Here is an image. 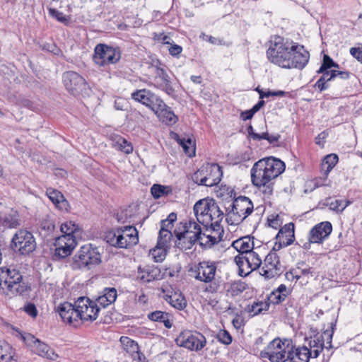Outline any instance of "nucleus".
I'll return each instance as SVG.
<instances>
[{
  "mask_svg": "<svg viewBox=\"0 0 362 362\" xmlns=\"http://www.w3.org/2000/svg\"><path fill=\"white\" fill-rule=\"evenodd\" d=\"M156 95L146 88L136 90L131 94V97L136 102L149 107Z\"/></svg>",
  "mask_w": 362,
  "mask_h": 362,
  "instance_id": "c85d7f7f",
  "label": "nucleus"
},
{
  "mask_svg": "<svg viewBox=\"0 0 362 362\" xmlns=\"http://www.w3.org/2000/svg\"><path fill=\"white\" fill-rule=\"evenodd\" d=\"M322 74V76L320 78H324L325 82L329 83L332 80L335 79V70H326L323 72H320Z\"/></svg>",
  "mask_w": 362,
  "mask_h": 362,
  "instance_id": "338daca9",
  "label": "nucleus"
},
{
  "mask_svg": "<svg viewBox=\"0 0 362 362\" xmlns=\"http://www.w3.org/2000/svg\"><path fill=\"white\" fill-rule=\"evenodd\" d=\"M23 310L32 317H35L37 315L38 313L36 306L31 303L26 304L23 307Z\"/></svg>",
  "mask_w": 362,
  "mask_h": 362,
  "instance_id": "680f3d73",
  "label": "nucleus"
},
{
  "mask_svg": "<svg viewBox=\"0 0 362 362\" xmlns=\"http://www.w3.org/2000/svg\"><path fill=\"white\" fill-rule=\"evenodd\" d=\"M329 134L327 131H323L317 135L315 138V143L318 146L323 147L325 143V140L328 136Z\"/></svg>",
  "mask_w": 362,
  "mask_h": 362,
  "instance_id": "0e129e2a",
  "label": "nucleus"
},
{
  "mask_svg": "<svg viewBox=\"0 0 362 362\" xmlns=\"http://www.w3.org/2000/svg\"><path fill=\"white\" fill-rule=\"evenodd\" d=\"M29 288L18 270L12 267L0 268V293L7 296H21Z\"/></svg>",
  "mask_w": 362,
  "mask_h": 362,
  "instance_id": "7ed1b4c3",
  "label": "nucleus"
},
{
  "mask_svg": "<svg viewBox=\"0 0 362 362\" xmlns=\"http://www.w3.org/2000/svg\"><path fill=\"white\" fill-rule=\"evenodd\" d=\"M176 344L190 351L202 350L206 344L205 337L199 332H182L175 339Z\"/></svg>",
  "mask_w": 362,
  "mask_h": 362,
  "instance_id": "4468645a",
  "label": "nucleus"
},
{
  "mask_svg": "<svg viewBox=\"0 0 362 362\" xmlns=\"http://www.w3.org/2000/svg\"><path fill=\"white\" fill-rule=\"evenodd\" d=\"M207 164L203 165L197 171H196L192 175V179L194 182L199 185L206 186V175H207Z\"/></svg>",
  "mask_w": 362,
  "mask_h": 362,
  "instance_id": "09e8293b",
  "label": "nucleus"
},
{
  "mask_svg": "<svg viewBox=\"0 0 362 362\" xmlns=\"http://www.w3.org/2000/svg\"><path fill=\"white\" fill-rule=\"evenodd\" d=\"M177 142L182 147L185 153L189 157H193L195 156V151H196L195 143L194 141H192V139H190V138L178 139Z\"/></svg>",
  "mask_w": 362,
  "mask_h": 362,
  "instance_id": "37998d69",
  "label": "nucleus"
},
{
  "mask_svg": "<svg viewBox=\"0 0 362 362\" xmlns=\"http://www.w3.org/2000/svg\"><path fill=\"white\" fill-rule=\"evenodd\" d=\"M77 245L75 238L69 235H61L55 240L54 256L65 258L69 256Z\"/></svg>",
  "mask_w": 362,
  "mask_h": 362,
  "instance_id": "aec40b11",
  "label": "nucleus"
},
{
  "mask_svg": "<svg viewBox=\"0 0 362 362\" xmlns=\"http://www.w3.org/2000/svg\"><path fill=\"white\" fill-rule=\"evenodd\" d=\"M293 346L287 340L279 338L272 340L267 348L260 352L262 358H268L271 362H286L289 357V352Z\"/></svg>",
  "mask_w": 362,
  "mask_h": 362,
  "instance_id": "6e6552de",
  "label": "nucleus"
},
{
  "mask_svg": "<svg viewBox=\"0 0 362 362\" xmlns=\"http://www.w3.org/2000/svg\"><path fill=\"white\" fill-rule=\"evenodd\" d=\"M206 173V187H213L220 182L222 177V171L218 165L207 163Z\"/></svg>",
  "mask_w": 362,
  "mask_h": 362,
  "instance_id": "b1692460",
  "label": "nucleus"
},
{
  "mask_svg": "<svg viewBox=\"0 0 362 362\" xmlns=\"http://www.w3.org/2000/svg\"><path fill=\"white\" fill-rule=\"evenodd\" d=\"M267 57L271 63L281 68L303 69L308 63L310 53L289 38L274 35L269 42Z\"/></svg>",
  "mask_w": 362,
  "mask_h": 362,
  "instance_id": "f257e3e1",
  "label": "nucleus"
},
{
  "mask_svg": "<svg viewBox=\"0 0 362 362\" xmlns=\"http://www.w3.org/2000/svg\"><path fill=\"white\" fill-rule=\"evenodd\" d=\"M167 249L168 247L158 245L157 244L153 249L150 250V254L152 255L155 262H160L165 259Z\"/></svg>",
  "mask_w": 362,
  "mask_h": 362,
  "instance_id": "603ef678",
  "label": "nucleus"
},
{
  "mask_svg": "<svg viewBox=\"0 0 362 362\" xmlns=\"http://www.w3.org/2000/svg\"><path fill=\"white\" fill-rule=\"evenodd\" d=\"M148 318L154 322H163L166 328L172 327V322L168 319V313L156 310L148 314Z\"/></svg>",
  "mask_w": 362,
  "mask_h": 362,
  "instance_id": "58836bf2",
  "label": "nucleus"
},
{
  "mask_svg": "<svg viewBox=\"0 0 362 362\" xmlns=\"http://www.w3.org/2000/svg\"><path fill=\"white\" fill-rule=\"evenodd\" d=\"M217 339L221 343L229 345L232 342V337L226 330H221L217 334Z\"/></svg>",
  "mask_w": 362,
  "mask_h": 362,
  "instance_id": "bf43d9fd",
  "label": "nucleus"
},
{
  "mask_svg": "<svg viewBox=\"0 0 362 362\" xmlns=\"http://www.w3.org/2000/svg\"><path fill=\"white\" fill-rule=\"evenodd\" d=\"M201 227L194 220H186L180 223L174 230L177 238L175 245L181 250H189L198 241L201 235Z\"/></svg>",
  "mask_w": 362,
  "mask_h": 362,
  "instance_id": "20e7f679",
  "label": "nucleus"
},
{
  "mask_svg": "<svg viewBox=\"0 0 362 362\" xmlns=\"http://www.w3.org/2000/svg\"><path fill=\"white\" fill-rule=\"evenodd\" d=\"M152 67L155 74L153 83V86L156 88L165 92L167 95L173 96L175 95V90L170 77L165 69V66L158 60L153 64Z\"/></svg>",
  "mask_w": 362,
  "mask_h": 362,
  "instance_id": "f8f14e48",
  "label": "nucleus"
},
{
  "mask_svg": "<svg viewBox=\"0 0 362 362\" xmlns=\"http://www.w3.org/2000/svg\"><path fill=\"white\" fill-rule=\"evenodd\" d=\"M308 345L310 349H323L325 346V339L323 335H315L311 337Z\"/></svg>",
  "mask_w": 362,
  "mask_h": 362,
  "instance_id": "6e6d98bb",
  "label": "nucleus"
},
{
  "mask_svg": "<svg viewBox=\"0 0 362 362\" xmlns=\"http://www.w3.org/2000/svg\"><path fill=\"white\" fill-rule=\"evenodd\" d=\"M285 163L273 156L262 158L255 163L250 170L251 181L254 186L264 194L271 195L274 181L285 170Z\"/></svg>",
  "mask_w": 362,
  "mask_h": 362,
  "instance_id": "f03ea898",
  "label": "nucleus"
},
{
  "mask_svg": "<svg viewBox=\"0 0 362 362\" xmlns=\"http://www.w3.org/2000/svg\"><path fill=\"white\" fill-rule=\"evenodd\" d=\"M151 192L155 199H159L163 196L171 194L172 188L170 186L154 184L151 188Z\"/></svg>",
  "mask_w": 362,
  "mask_h": 362,
  "instance_id": "a18cd8bd",
  "label": "nucleus"
},
{
  "mask_svg": "<svg viewBox=\"0 0 362 362\" xmlns=\"http://www.w3.org/2000/svg\"><path fill=\"white\" fill-rule=\"evenodd\" d=\"M350 54L362 64V46L358 47H351Z\"/></svg>",
  "mask_w": 362,
  "mask_h": 362,
  "instance_id": "e2e57ef3",
  "label": "nucleus"
},
{
  "mask_svg": "<svg viewBox=\"0 0 362 362\" xmlns=\"http://www.w3.org/2000/svg\"><path fill=\"white\" fill-rule=\"evenodd\" d=\"M100 261V254L98 248L92 244H87L81 247L74 256L71 267L73 269H82L98 264Z\"/></svg>",
  "mask_w": 362,
  "mask_h": 362,
  "instance_id": "1a4fd4ad",
  "label": "nucleus"
},
{
  "mask_svg": "<svg viewBox=\"0 0 362 362\" xmlns=\"http://www.w3.org/2000/svg\"><path fill=\"white\" fill-rule=\"evenodd\" d=\"M172 237L173 233H171V230L169 229L160 228L158 237V245L168 247Z\"/></svg>",
  "mask_w": 362,
  "mask_h": 362,
  "instance_id": "3c124183",
  "label": "nucleus"
},
{
  "mask_svg": "<svg viewBox=\"0 0 362 362\" xmlns=\"http://www.w3.org/2000/svg\"><path fill=\"white\" fill-rule=\"evenodd\" d=\"M11 247L21 255H28L35 250V240L30 232L20 230L15 233L12 238Z\"/></svg>",
  "mask_w": 362,
  "mask_h": 362,
  "instance_id": "ddd939ff",
  "label": "nucleus"
},
{
  "mask_svg": "<svg viewBox=\"0 0 362 362\" xmlns=\"http://www.w3.org/2000/svg\"><path fill=\"white\" fill-rule=\"evenodd\" d=\"M49 199L52 203L59 209L60 210H67L69 207V203L65 199L64 195L58 190L49 188L46 192Z\"/></svg>",
  "mask_w": 362,
  "mask_h": 362,
  "instance_id": "cd10ccee",
  "label": "nucleus"
},
{
  "mask_svg": "<svg viewBox=\"0 0 362 362\" xmlns=\"http://www.w3.org/2000/svg\"><path fill=\"white\" fill-rule=\"evenodd\" d=\"M276 242L273 250L279 251L283 247L291 245L295 240V226L291 222L281 228L276 235Z\"/></svg>",
  "mask_w": 362,
  "mask_h": 362,
  "instance_id": "a211bd4d",
  "label": "nucleus"
},
{
  "mask_svg": "<svg viewBox=\"0 0 362 362\" xmlns=\"http://www.w3.org/2000/svg\"><path fill=\"white\" fill-rule=\"evenodd\" d=\"M63 82L66 90L74 95L79 94L86 88L85 79L75 71H66L63 74Z\"/></svg>",
  "mask_w": 362,
  "mask_h": 362,
  "instance_id": "6ab92c4d",
  "label": "nucleus"
},
{
  "mask_svg": "<svg viewBox=\"0 0 362 362\" xmlns=\"http://www.w3.org/2000/svg\"><path fill=\"white\" fill-rule=\"evenodd\" d=\"M121 57L118 48L108 46L105 44H98L94 49L93 62L99 66H105L115 64Z\"/></svg>",
  "mask_w": 362,
  "mask_h": 362,
  "instance_id": "9d476101",
  "label": "nucleus"
},
{
  "mask_svg": "<svg viewBox=\"0 0 362 362\" xmlns=\"http://www.w3.org/2000/svg\"><path fill=\"white\" fill-rule=\"evenodd\" d=\"M198 241L200 245L205 248H209L219 242V238L201 231L200 238Z\"/></svg>",
  "mask_w": 362,
  "mask_h": 362,
  "instance_id": "de8ad7c7",
  "label": "nucleus"
},
{
  "mask_svg": "<svg viewBox=\"0 0 362 362\" xmlns=\"http://www.w3.org/2000/svg\"><path fill=\"white\" fill-rule=\"evenodd\" d=\"M14 356L11 346L4 341H0V362H10Z\"/></svg>",
  "mask_w": 362,
  "mask_h": 362,
  "instance_id": "e433bc0d",
  "label": "nucleus"
},
{
  "mask_svg": "<svg viewBox=\"0 0 362 362\" xmlns=\"http://www.w3.org/2000/svg\"><path fill=\"white\" fill-rule=\"evenodd\" d=\"M194 212L197 221L206 228V231H209L210 211L208 199H201L196 202L194 206Z\"/></svg>",
  "mask_w": 362,
  "mask_h": 362,
  "instance_id": "4be33fe9",
  "label": "nucleus"
},
{
  "mask_svg": "<svg viewBox=\"0 0 362 362\" xmlns=\"http://www.w3.org/2000/svg\"><path fill=\"white\" fill-rule=\"evenodd\" d=\"M165 299L171 306L180 310H183L187 305L186 300L181 293L174 292L167 295Z\"/></svg>",
  "mask_w": 362,
  "mask_h": 362,
  "instance_id": "2f4dec72",
  "label": "nucleus"
},
{
  "mask_svg": "<svg viewBox=\"0 0 362 362\" xmlns=\"http://www.w3.org/2000/svg\"><path fill=\"white\" fill-rule=\"evenodd\" d=\"M40 227L42 230L45 231V235H49L54 230V222L51 220H43L40 222Z\"/></svg>",
  "mask_w": 362,
  "mask_h": 362,
  "instance_id": "13d9d810",
  "label": "nucleus"
},
{
  "mask_svg": "<svg viewBox=\"0 0 362 362\" xmlns=\"http://www.w3.org/2000/svg\"><path fill=\"white\" fill-rule=\"evenodd\" d=\"M298 271H296L294 273L293 272L286 273V276L287 279H289L290 276L292 278H296V280L299 279L302 276H305L309 277L313 276V270L311 267H307L304 269L298 268Z\"/></svg>",
  "mask_w": 362,
  "mask_h": 362,
  "instance_id": "864d4df0",
  "label": "nucleus"
},
{
  "mask_svg": "<svg viewBox=\"0 0 362 362\" xmlns=\"http://www.w3.org/2000/svg\"><path fill=\"white\" fill-rule=\"evenodd\" d=\"M269 308V303L267 301H257L254 302L252 305H249L246 310L252 315L255 316L262 311L268 310Z\"/></svg>",
  "mask_w": 362,
  "mask_h": 362,
  "instance_id": "79ce46f5",
  "label": "nucleus"
},
{
  "mask_svg": "<svg viewBox=\"0 0 362 362\" xmlns=\"http://www.w3.org/2000/svg\"><path fill=\"white\" fill-rule=\"evenodd\" d=\"M160 275V270L157 267L147 266L144 268L139 267L137 278L144 282H151L157 279Z\"/></svg>",
  "mask_w": 362,
  "mask_h": 362,
  "instance_id": "c756f323",
  "label": "nucleus"
},
{
  "mask_svg": "<svg viewBox=\"0 0 362 362\" xmlns=\"http://www.w3.org/2000/svg\"><path fill=\"white\" fill-rule=\"evenodd\" d=\"M32 350L37 355L47 359L55 361L58 358V355L47 344L40 340Z\"/></svg>",
  "mask_w": 362,
  "mask_h": 362,
  "instance_id": "7c9ffc66",
  "label": "nucleus"
},
{
  "mask_svg": "<svg viewBox=\"0 0 362 362\" xmlns=\"http://www.w3.org/2000/svg\"><path fill=\"white\" fill-rule=\"evenodd\" d=\"M169 107L164 103V101L159 97L155 96L149 108L158 116L163 111L167 110Z\"/></svg>",
  "mask_w": 362,
  "mask_h": 362,
  "instance_id": "8fccbe9b",
  "label": "nucleus"
},
{
  "mask_svg": "<svg viewBox=\"0 0 362 362\" xmlns=\"http://www.w3.org/2000/svg\"><path fill=\"white\" fill-rule=\"evenodd\" d=\"M77 300L74 304L64 302L55 307L54 310L59 313L62 321L66 324L77 327L80 324V311L77 306Z\"/></svg>",
  "mask_w": 362,
  "mask_h": 362,
  "instance_id": "2eb2a0df",
  "label": "nucleus"
},
{
  "mask_svg": "<svg viewBox=\"0 0 362 362\" xmlns=\"http://www.w3.org/2000/svg\"><path fill=\"white\" fill-rule=\"evenodd\" d=\"M0 223L6 228H17L20 225L18 214L17 211H12L11 214H6L3 217H0Z\"/></svg>",
  "mask_w": 362,
  "mask_h": 362,
  "instance_id": "c9c22d12",
  "label": "nucleus"
},
{
  "mask_svg": "<svg viewBox=\"0 0 362 362\" xmlns=\"http://www.w3.org/2000/svg\"><path fill=\"white\" fill-rule=\"evenodd\" d=\"M217 270V262L210 260H204L195 264L189 270L192 276L196 280L206 284H209L205 288V291L210 293L218 292L220 284L215 280Z\"/></svg>",
  "mask_w": 362,
  "mask_h": 362,
  "instance_id": "39448f33",
  "label": "nucleus"
},
{
  "mask_svg": "<svg viewBox=\"0 0 362 362\" xmlns=\"http://www.w3.org/2000/svg\"><path fill=\"white\" fill-rule=\"evenodd\" d=\"M112 146L117 150L121 151L127 154L133 151V146L131 143L121 136H116L112 141Z\"/></svg>",
  "mask_w": 362,
  "mask_h": 362,
  "instance_id": "4c0bfd02",
  "label": "nucleus"
},
{
  "mask_svg": "<svg viewBox=\"0 0 362 362\" xmlns=\"http://www.w3.org/2000/svg\"><path fill=\"white\" fill-rule=\"evenodd\" d=\"M332 67L337 68L339 67V65L335 63L329 56L325 54L323 57L322 64L317 72H323Z\"/></svg>",
  "mask_w": 362,
  "mask_h": 362,
  "instance_id": "4d7b16f0",
  "label": "nucleus"
},
{
  "mask_svg": "<svg viewBox=\"0 0 362 362\" xmlns=\"http://www.w3.org/2000/svg\"><path fill=\"white\" fill-rule=\"evenodd\" d=\"M232 246L240 252L239 255H245L255 249L253 238L250 236H245L233 241Z\"/></svg>",
  "mask_w": 362,
  "mask_h": 362,
  "instance_id": "bb28decb",
  "label": "nucleus"
},
{
  "mask_svg": "<svg viewBox=\"0 0 362 362\" xmlns=\"http://www.w3.org/2000/svg\"><path fill=\"white\" fill-rule=\"evenodd\" d=\"M254 211L251 199L245 196L236 197L232 204L231 211L226 214L228 224L238 225L245 220Z\"/></svg>",
  "mask_w": 362,
  "mask_h": 362,
  "instance_id": "0eeeda50",
  "label": "nucleus"
},
{
  "mask_svg": "<svg viewBox=\"0 0 362 362\" xmlns=\"http://www.w3.org/2000/svg\"><path fill=\"white\" fill-rule=\"evenodd\" d=\"M208 202L210 211L209 228L214 231L217 230L216 227H219L224 214L214 200L208 199Z\"/></svg>",
  "mask_w": 362,
  "mask_h": 362,
  "instance_id": "5701e85b",
  "label": "nucleus"
},
{
  "mask_svg": "<svg viewBox=\"0 0 362 362\" xmlns=\"http://www.w3.org/2000/svg\"><path fill=\"white\" fill-rule=\"evenodd\" d=\"M22 338L25 343L30 346L32 349L34 348V346L36 345L37 342L39 341V339L35 338L33 335L30 334H26L23 336H22Z\"/></svg>",
  "mask_w": 362,
  "mask_h": 362,
  "instance_id": "052dcab7",
  "label": "nucleus"
},
{
  "mask_svg": "<svg viewBox=\"0 0 362 362\" xmlns=\"http://www.w3.org/2000/svg\"><path fill=\"white\" fill-rule=\"evenodd\" d=\"M288 295L287 287L284 284H281L279 287L273 291L269 296L268 297V300L269 303L273 304H279L283 302Z\"/></svg>",
  "mask_w": 362,
  "mask_h": 362,
  "instance_id": "473e14b6",
  "label": "nucleus"
},
{
  "mask_svg": "<svg viewBox=\"0 0 362 362\" xmlns=\"http://www.w3.org/2000/svg\"><path fill=\"white\" fill-rule=\"evenodd\" d=\"M117 297V292L115 288H105L102 294L95 300V302L101 308H106L115 303Z\"/></svg>",
  "mask_w": 362,
  "mask_h": 362,
  "instance_id": "393cba45",
  "label": "nucleus"
},
{
  "mask_svg": "<svg viewBox=\"0 0 362 362\" xmlns=\"http://www.w3.org/2000/svg\"><path fill=\"white\" fill-rule=\"evenodd\" d=\"M311 357L310 350L306 347L294 348L289 352L288 361L289 362H309Z\"/></svg>",
  "mask_w": 362,
  "mask_h": 362,
  "instance_id": "a878e982",
  "label": "nucleus"
},
{
  "mask_svg": "<svg viewBox=\"0 0 362 362\" xmlns=\"http://www.w3.org/2000/svg\"><path fill=\"white\" fill-rule=\"evenodd\" d=\"M351 204V202L349 200L332 199L331 198L327 200V205L329 209L337 213L342 212Z\"/></svg>",
  "mask_w": 362,
  "mask_h": 362,
  "instance_id": "ea45409f",
  "label": "nucleus"
},
{
  "mask_svg": "<svg viewBox=\"0 0 362 362\" xmlns=\"http://www.w3.org/2000/svg\"><path fill=\"white\" fill-rule=\"evenodd\" d=\"M60 230L63 233L62 235H69L76 238V234L78 233V226L72 221H66L60 226Z\"/></svg>",
  "mask_w": 362,
  "mask_h": 362,
  "instance_id": "49530a36",
  "label": "nucleus"
},
{
  "mask_svg": "<svg viewBox=\"0 0 362 362\" xmlns=\"http://www.w3.org/2000/svg\"><path fill=\"white\" fill-rule=\"evenodd\" d=\"M247 288V284L241 281H238L231 283L227 288L226 292L228 296L235 297L240 296Z\"/></svg>",
  "mask_w": 362,
  "mask_h": 362,
  "instance_id": "a19ab883",
  "label": "nucleus"
},
{
  "mask_svg": "<svg viewBox=\"0 0 362 362\" xmlns=\"http://www.w3.org/2000/svg\"><path fill=\"white\" fill-rule=\"evenodd\" d=\"M332 231V226L331 223L323 221L316 224L311 228L308 233V238L310 240V242L320 244L329 236Z\"/></svg>",
  "mask_w": 362,
  "mask_h": 362,
  "instance_id": "412c9836",
  "label": "nucleus"
},
{
  "mask_svg": "<svg viewBox=\"0 0 362 362\" xmlns=\"http://www.w3.org/2000/svg\"><path fill=\"white\" fill-rule=\"evenodd\" d=\"M255 250L245 255H238L235 257V262L239 267L240 276H247L252 271L259 269L262 264L259 253Z\"/></svg>",
  "mask_w": 362,
  "mask_h": 362,
  "instance_id": "9b49d317",
  "label": "nucleus"
},
{
  "mask_svg": "<svg viewBox=\"0 0 362 362\" xmlns=\"http://www.w3.org/2000/svg\"><path fill=\"white\" fill-rule=\"evenodd\" d=\"M47 9L49 11V15L57 19L59 22L64 23V25H68L70 22V18L69 16H66L64 15L62 12L57 11V9L52 8L47 6Z\"/></svg>",
  "mask_w": 362,
  "mask_h": 362,
  "instance_id": "5fc2aeb1",
  "label": "nucleus"
},
{
  "mask_svg": "<svg viewBox=\"0 0 362 362\" xmlns=\"http://www.w3.org/2000/svg\"><path fill=\"white\" fill-rule=\"evenodd\" d=\"M157 117L160 122L169 126L175 124L178 120L177 117L170 107Z\"/></svg>",
  "mask_w": 362,
  "mask_h": 362,
  "instance_id": "c03bdc74",
  "label": "nucleus"
},
{
  "mask_svg": "<svg viewBox=\"0 0 362 362\" xmlns=\"http://www.w3.org/2000/svg\"><path fill=\"white\" fill-rule=\"evenodd\" d=\"M105 240L117 248H129L139 242L138 231L131 226L118 227L106 233Z\"/></svg>",
  "mask_w": 362,
  "mask_h": 362,
  "instance_id": "423d86ee",
  "label": "nucleus"
},
{
  "mask_svg": "<svg viewBox=\"0 0 362 362\" xmlns=\"http://www.w3.org/2000/svg\"><path fill=\"white\" fill-rule=\"evenodd\" d=\"M338 156L336 154L332 153L326 156L321 164V170L323 171L325 176V181L332 168L336 165L338 162Z\"/></svg>",
  "mask_w": 362,
  "mask_h": 362,
  "instance_id": "72a5a7b5",
  "label": "nucleus"
},
{
  "mask_svg": "<svg viewBox=\"0 0 362 362\" xmlns=\"http://www.w3.org/2000/svg\"><path fill=\"white\" fill-rule=\"evenodd\" d=\"M120 343L123 349L130 356L135 355L139 351V346L136 341L128 337H120Z\"/></svg>",
  "mask_w": 362,
  "mask_h": 362,
  "instance_id": "f704fd0d",
  "label": "nucleus"
},
{
  "mask_svg": "<svg viewBox=\"0 0 362 362\" xmlns=\"http://www.w3.org/2000/svg\"><path fill=\"white\" fill-rule=\"evenodd\" d=\"M131 357L132 358L134 362H148V360L146 359L144 354L140 351L136 352L135 355H133Z\"/></svg>",
  "mask_w": 362,
  "mask_h": 362,
  "instance_id": "774afa93",
  "label": "nucleus"
},
{
  "mask_svg": "<svg viewBox=\"0 0 362 362\" xmlns=\"http://www.w3.org/2000/svg\"><path fill=\"white\" fill-rule=\"evenodd\" d=\"M276 251L272 250L264 258L260 274L267 279H272L279 276L283 270L279 257Z\"/></svg>",
  "mask_w": 362,
  "mask_h": 362,
  "instance_id": "dca6fc26",
  "label": "nucleus"
},
{
  "mask_svg": "<svg viewBox=\"0 0 362 362\" xmlns=\"http://www.w3.org/2000/svg\"><path fill=\"white\" fill-rule=\"evenodd\" d=\"M77 306L80 311L81 321L95 320L100 311V306L95 301L90 300L87 297H80L77 299Z\"/></svg>",
  "mask_w": 362,
  "mask_h": 362,
  "instance_id": "f3484780",
  "label": "nucleus"
},
{
  "mask_svg": "<svg viewBox=\"0 0 362 362\" xmlns=\"http://www.w3.org/2000/svg\"><path fill=\"white\" fill-rule=\"evenodd\" d=\"M168 51L172 56L178 57L182 51V47L178 45L171 43Z\"/></svg>",
  "mask_w": 362,
  "mask_h": 362,
  "instance_id": "69168bd1",
  "label": "nucleus"
}]
</instances>
